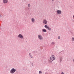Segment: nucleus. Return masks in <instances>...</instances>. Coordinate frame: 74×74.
I'll return each mask as SVG.
<instances>
[{
    "mask_svg": "<svg viewBox=\"0 0 74 74\" xmlns=\"http://www.w3.org/2000/svg\"><path fill=\"white\" fill-rule=\"evenodd\" d=\"M31 56V58H32L33 57H32V56Z\"/></svg>",
    "mask_w": 74,
    "mask_h": 74,
    "instance_id": "6ab92c4d",
    "label": "nucleus"
},
{
    "mask_svg": "<svg viewBox=\"0 0 74 74\" xmlns=\"http://www.w3.org/2000/svg\"><path fill=\"white\" fill-rule=\"evenodd\" d=\"M61 74H64V73L62 72V73H61Z\"/></svg>",
    "mask_w": 74,
    "mask_h": 74,
    "instance_id": "a211bd4d",
    "label": "nucleus"
},
{
    "mask_svg": "<svg viewBox=\"0 0 74 74\" xmlns=\"http://www.w3.org/2000/svg\"><path fill=\"white\" fill-rule=\"evenodd\" d=\"M38 38L40 40H42L43 39V37L40 35H38Z\"/></svg>",
    "mask_w": 74,
    "mask_h": 74,
    "instance_id": "f03ea898",
    "label": "nucleus"
},
{
    "mask_svg": "<svg viewBox=\"0 0 74 74\" xmlns=\"http://www.w3.org/2000/svg\"><path fill=\"white\" fill-rule=\"evenodd\" d=\"M16 71V70L14 69V68H13L11 71L10 73H14Z\"/></svg>",
    "mask_w": 74,
    "mask_h": 74,
    "instance_id": "7ed1b4c3",
    "label": "nucleus"
},
{
    "mask_svg": "<svg viewBox=\"0 0 74 74\" xmlns=\"http://www.w3.org/2000/svg\"><path fill=\"white\" fill-rule=\"evenodd\" d=\"M54 0H52V1H54Z\"/></svg>",
    "mask_w": 74,
    "mask_h": 74,
    "instance_id": "412c9836",
    "label": "nucleus"
},
{
    "mask_svg": "<svg viewBox=\"0 0 74 74\" xmlns=\"http://www.w3.org/2000/svg\"><path fill=\"white\" fill-rule=\"evenodd\" d=\"M58 39H60V36H58Z\"/></svg>",
    "mask_w": 74,
    "mask_h": 74,
    "instance_id": "dca6fc26",
    "label": "nucleus"
},
{
    "mask_svg": "<svg viewBox=\"0 0 74 74\" xmlns=\"http://www.w3.org/2000/svg\"><path fill=\"white\" fill-rule=\"evenodd\" d=\"M39 74L42 73V72L41 71H39Z\"/></svg>",
    "mask_w": 74,
    "mask_h": 74,
    "instance_id": "4468645a",
    "label": "nucleus"
},
{
    "mask_svg": "<svg viewBox=\"0 0 74 74\" xmlns=\"http://www.w3.org/2000/svg\"><path fill=\"white\" fill-rule=\"evenodd\" d=\"M3 2L4 3H6L8 2V0H3Z\"/></svg>",
    "mask_w": 74,
    "mask_h": 74,
    "instance_id": "6e6552de",
    "label": "nucleus"
},
{
    "mask_svg": "<svg viewBox=\"0 0 74 74\" xmlns=\"http://www.w3.org/2000/svg\"><path fill=\"white\" fill-rule=\"evenodd\" d=\"M18 37L19 38H20L21 39H23V36L21 34H19L18 36Z\"/></svg>",
    "mask_w": 74,
    "mask_h": 74,
    "instance_id": "39448f33",
    "label": "nucleus"
},
{
    "mask_svg": "<svg viewBox=\"0 0 74 74\" xmlns=\"http://www.w3.org/2000/svg\"><path fill=\"white\" fill-rule=\"evenodd\" d=\"M73 18H74V15L73 16Z\"/></svg>",
    "mask_w": 74,
    "mask_h": 74,
    "instance_id": "4be33fe9",
    "label": "nucleus"
},
{
    "mask_svg": "<svg viewBox=\"0 0 74 74\" xmlns=\"http://www.w3.org/2000/svg\"><path fill=\"white\" fill-rule=\"evenodd\" d=\"M51 44L52 45H54V44H55V43L54 42H52L51 43Z\"/></svg>",
    "mask_w": 74,
    "mask_h": 74,
    "instance_id": "ddd939ff",
    "label": "nucleus"
},
{
    "mask_svg": "<svg viewBox=\"0 0 74 74\" xmlns=\"http://www.w3.org/2000/svg\"><path fill=\"white\" fill-rule=\"evenodd\" d=\"M71 41H74V37H73L72 38Z\"/></svg>",
    "mask_w": 74,
    "mask_h": 74,
    "instance_id": "9d476101",
    "label": "nucleus"
},
{
    "mask_svg": "<svg viewBox=\"0 0 74 74\" xmlns=\"http://www.w3.org/2000/svg\"><path fill=\"white\" fill-rule=\"evenodd\" d=\"M49 62L51 63H52V61H51V60H49Z\"/></svg>",
    "mask_w": 74,
    "mask_h": 74,
    "instance_id": "9b49d317",
    "label": "nucleus"
},
{
    "mask_svg": "<svg viewBox=\"0 0 74 74\" xmlns=\"http://www.w3.org/2000/svg\"><path fill=\"white\" fill-rule=\"evenodd\" d=\"M44 27L46 28L47 29L49 30H51V29L48 26H47V25H45Z\"/></svg>",
    "mask_w": 74,
    "mask_h": 74,
    "instance_id": "423d86ee",
    "label": "nucleus"
},
{
    "mask_svg": "<svg viewBox=\"0 0 74 74\" xmlns=\"http://www.w3.org/2000/svg\"><path fill=\"white\" fill-rule=\"evenodd\" d=\"M31 21L33 23H34L35 22V19L34 18H31Z\"/></svg>",
    "mask_w": 74,
    "mask_h": 74,
    "instance_id": "0eeeda50",
    "label": "nucleus"
},
{
    "mask_svg": "<svg viewBox=\"0 0 74 74\" xmlns=\"http://www.w3.org/2000/svg\"><path fill=\"white\" fill-rule=\"evenodd\" d=\"M42 31L44 32H46V30L45 29H42Z\"/></svg>",
    "mask_w": 74,
    "mask_h": 74,
    "instance_id": "f8f14e48",
    "label": "nucleus"
},
{
    "mask_svg": "<svg viewBox=\"0 0 74 74\" xmlns=\"http://www.w3.org/2000/svg\"><path fill=\"white\" fill-rule=\"evenodd\" d=\"M73 61L74 62V60H73Z\"/></svg>",
    "mask_w": 74,
    "mask_h": 74,
    "instance_id": "aec40b11",
    "label": "nucleus"
},
{
    "mask_svg": "<svg viewBox=\"0 0 74 74\" xmlns=\"http://www.w3.org/2000/svg\"><path fill=\"white\" fill-rule=\"evenodd\" d=\"M29 55H30V56H31V54L30 53H29Z\"/></svg>",
    "mask_w": 74,
    "mask_h": 74,
    "instance_id": "f3484780",
    "label": "nucleus"
},
{
    "mask_svg": "<svg viewBox=\"0 0 74 74\" xmlns=\"http://www.w3.org/2000/svg\"><path fill=\"white\" fill-rule=\"evenodd\" d=\"M56 12L57 14H60L62 13V11L60 10H57Z\"/></svg>",
    "mask_w": 74,
    "mask_h": 74,
    "instance_id": "20e7f679",
    "label": "nucleus"
},
{
    "mask_svg": "<svg viewBox=\"0 0 74 74\" xmlns=\"http://www.w3.org/2000/svg\"><path fill=\"white\" fill-rule=\"evenodd\" d=\"M47 23V21L46 20H43V23L46 24Z\"/></svg>",
    "mask_w": 74,
    "mask_h": 74,
    "instance_id": "1a4fd4ad",
    "label": "nucleus"
},
{
    "mask_svg": "<svg viewBox=\"0 0 74 74\" xmlns=\"http://www.w3.org/2000/svg\"><path fill=\"white\" fill-rule=\"evenodd\" d=\"M28 7H30V4H28Z\"/></svg>",
    "mask_w": 74,
    "mask_h": 74,
    "instance_id": "2eb2a0df",
    "label": "nucleus"
},
{
    "mask_svg": "<svg viewBox=\"0 0 74 74\" xmlns=\"http://www.w3.org/2000/svg\"><path fill=\"white\" fill-rule=\"evenodd\" d=\"M56 59L54 55H52L50 57V60L52 61L55 60Z\"/></svg>",
    "mask_w": 74,
    "mask_h": 74,
    "instance_id": "f257e3e1",
    "label": "nucleus"
}]
</instances>
